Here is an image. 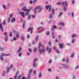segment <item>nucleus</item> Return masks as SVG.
Segmentation results:
<instances>
[{"instance_id": "nucleus-1", "label": "nucleus", "mask_w": 79, "mask_h": 79, "mask_svg": "<svg viewBox=\"0 0 79 79\" xmlns=\"http://www.w3.org/2000/svg\"><path fill=\"white\" fill-rule=\"evenodd\" d=\"M39 49L40 48H42V49H40L39 52L41 54L42 53H44V52H45V49H44V46L43 44H41V43H39Z\"/></svg>"}, {"instance_id": "nucleus-2", "label": "nucleus", "mask_w": 79, "mask_h": 79, "mask_svg": "<svg viewBox=\"0 0 79 79\" xmlns=\"http://www.w3.org/2000/svg\"><path fill=\"white\" fill-rule=\"evenodd\" d=\"M42 10V8L40 6H37L34 9V12L35 13H36V11H37L38 13H40Z\"/></svg>"}, {"instance_id": "nucleus-3", "label": "nucleus", "mask_w": 79, "mask_h": 79, "mask_svg": "<svg viewBox=\"0 0 79 79\" xmlns=\"http://www.w3.org/2000/svg\"><path fill=\"white\" fill-rule=\"evenodd\" d=\"M10 55V54H4L3 53H1V57H0V59L1 60V61H3V56H9Z\"/></svg>"}, {"instance_id": "nucleus-4", "label": "nucleus", "mask_w": 79, "mask_h": 79, "mask_svg": "<svg viewBox=\"0 0 79 79\" xmlns=\"http://www.w3.org/2000/svg\"><path fill=\"white\" fill-rule=\"evenodd\" d=\"M32 69H30L29 71L28 75V79H29V78H30V77H31V73H32Z\"/></svg>"}, {"instance_id": "nucleus-5", "label": "nucleus", "mask_w": 79, "mask_h": 79, "mask_svg": "<svg viewBox=\"0 0 79 79\" xmlns=\"http://www.w3.org/2000/svg\"><path fill=\"white\" fill-rule=\"evenodd\" d=\"M42 29L41 31H39V32H42L45 30V28H43V27H40L39 28H38L37 29V30H39V29Z\"/></svg>"}, {"instance_id": "nucleus-6", "label": "nucleus", "mask_w": 79, "mask_h": 79, "mask_svg": "<svg viewBox=\"0 0 79 79\" xmlns=\"http://www.w3.org/2000/svg\"><path fill=\"white\" fill-rule=\"evenodd\" d=\"M49 8V11H50V10H51V6H50V5H48V6H46V8L47 10H48V9Z\"/></svg>"}, {"instance_id": "nucleus-7", "label": "nucleus", "mask_w": 79, "mask_h": 79, "mask_svg": "<svg viewBox=\"0 0 79 79\" xmlns=\"http://www.w3.org/2000/svg\"><path fill=\"white\" fill-rule=\"evenodd\" d=\"M22 10H23V11H30L29 10H28V9H26V7L24 6L22 8Z\"/></svg>"}, {"instance_id": "nucleus-8", "label": "nucleus", "mask_w": 79, "mask_h": 79, "mask_svg": "<svg viewBox=\"0 0 79 79\" xmlns=\"http://www.w3.org/2000/svg\"><path fill=\"white\" fill-rule=\"evenodd\" d=\"M37 60V59L35 58L33 60V66L34 67H35L36 66V64H35V62Z\"/></svg>"}, {"instance_id": "nucleus-9", "label": "nucleus", "mask_w": 79, "mask_h": 79, "mask_svg": "<svg viewBox=\"0 0 79 79\" xmlns=\"http://www.w3.org/2000/svg\"><path fill=\"white\" fill-rule=\"evenodd\" d=\"M33 28L32 27H30L27 30V32H29V31H30V33L31 34L32 32Z\"/></svg>"}, {"instance_id": "nucleus-10", "label": "nucleus", "mask_w": 79, "mask_h": 79, "mask_svg": "<svg viewBox=\"0 0 79 79\" xmlns=\"http://www.w3.org/2000/svg\"><path fill=\"white\" fill-rule=\"evenodd\" d=\"M46 50L47 52H48V53H50L51 51V48H49L48 47H47L46 48Z\"/></svg>"}, {"instance_id": "nucleus-11", "label": "nucleus", "mask_w": 79, "mask_h": 79, "mask_svg": "<svg viewBox=\"0 0 79 79\" xmlns=\"http://www.w3.org/2000/svg\"><path fill=\"white\" fill-rule=\"evenodd\" d=\"M12 16H13V14H10V18H9L7 20V22H9L10 21V18H11L12 17Z\"/></svg>"}, {"instance_id": "nucleus-12", "label": "nucleus", "mask_w": 79, "mask_h": 79, "mask_svg": "<svg viewBox=\"0 0 79 79\" xmlns=\"http://www.w3.org/2000/svg\"><path fill=\"white\" fill-rule=\"evenodd\" d=\"M20 14L23 17V18H24V13L23 12H20Z\"/></svg>"}, {"instance_id": "nucleus-13", "label": "nucleus", "mask_w": 79, "mask_h": 79, "mask_svg": "<svg viewBox=\"0 0 79 79\" xmlns=\"http://www.w3.org/2000/svg\"><path fill=\"white\" fill-rule=\"evenodd\" d=\"M18 74V71L16 72V73L14 77V79H16Z\"/></svg>"}, {"instance_id": "nucleus-14", "label": "nucleus", "mask_w": 79, "mask_h": 79, "mask_svg": "<svg viewBox=\"0 0 79 79\" xmlns=\"http://www.w3.org/2000/svg\"><path fill=\"white\" fill-rule=\"evenodd\" d=\"M62 4L64 6H68V4H67V2H62Z\"/></svg>"}, {"instance_id": "nucleus-15", "label": "nucleus", "mask_w": 79, "mask_h": 79, "mask_svg": "<svg viewBox=\"0 0 79 79\" xmlns=\"http://www.w3.org/2000/svg\"><path fill=\"white\" fill-rule=\"evenodd\" d=\"M59 47H60V48L62 49L63 47V44H59Z\"/></svg>"}, {"instance_id": "nucleus-16", "label": "nucleus", "mask_w": 79, "mask_h": 79, "mask_svg": "<svg viewBox=\"0 0 79 79\" xmlns=\"http://www.w3.org/2000/svg\"><path fill=\"white\" fill-rule=\"evenodd\" d=\"M11 23H13V22H15V18H12L11 19Z\"/></svg>"}, {"instance_id": "nucleus-17", "label": "nucleus", "mask_w": 79, "mask_h": 79, "mask_svg": "<svg viewBox=\"0 0 79 79\" xmlns=\"http://www.w3.org/2000/svg\"><path fill=\"white\" fill-rule=\"evenodd\" d=\"M1 29V31L3 32V27H2V24H0V28Z\"/></svg>"}, {"instance_id": "nucleus-18", "label": "nucleus", "mask_w": 79, "mask_h": 79, "mask_svg": "<svg viewBox=\"0 0 79 79\" xmlns=\"http://www.w3.org/2000/svg\"><path fill=\"white\" fill-rule=\"evenodd\" d=\"M59 27H60V26H61V25H62V26H63L64 25V23H60L59 24Z\"/></svg>"}, {"instance_id": "nucleus-19", "label": "nucleus", "mask_w": 79, "mask_h": 79, "mask_svg": "<svg viewBox=\"0 0 79 79\" xmlns=\"http://www.w3.org/2000/svg\"><path fill=\"white\" fill-rule=\"evenodd\" d=\"M56 28V27L55 25L53 26V27L51 28V30L52 31L53 29H55Z\"/></svg>"}, {"instance_id": "nucleus-20", "label": "nucleus", "mask_w": 79, "mask_h": 79, "mask_svg": "<svg viewBox=\"0 0 79 79\" xmlns=\"http://www.w3.org/2000/svg\"><path fill=\"white\" fill-rule=\"evenodd\" d=\"M21 50H22L21 48H19V50H18L17 51L18 53H19V52H21Z\"/></svg>"}, {"instance_id": "nucleus-21", "label": "nucleus", "mask_w": 79, "mask_h": 79, "mask_svg": "<svg viewBox=\"0 0 79 79\" xmlns=\"http://www.w3.org/2000/svg\"><path fill=\"white\" fill-rule=\"evenodd\" d=\"M52 39H54V38H55V34H54V33H52Z\"/></svg>"}, {"instance_id": "nucleus-22", "label": "nucleus", "mask_w": 79, "mask_h": 79, "mask_svg": "<svg viewBox=\"0 0 79 79\" xmlns=\"http://www.w3.org/2000/svg\"><path fill=\"white\" fill-rule=\"evenodd\" d=\"M76 35H75L74 34H73L72 35V38H74L75 37H76Z\"/></svg>"}, {"instance_id": "nucleus-23", "label": "nucleus", "mask_w": 79, "mask_h": 79, "mask_svg": "<svg viewBox=\"0 0 79 79\" xmlns=\"http://www.w3.org/2000/svg\"><path fill=\"white\" fill-rule=\"evenodd\" d=\"M5 40L6 42V41H7V40H8V37H7V36H5Z\"/></svg>"}, {"instance_id": "nucleus-24", "label": "nucleus", "mask_w": 79, "mask_h": 79, "mask_svg": "<svg viewBox=\"0 0 79 79\" xmlns=\"http://www.w3.org/2000/svg\"><path fill=\"white\" fill-rule=\"evenodd\" d=\"M22 40H24V37L23 36H22L21 37Z\"/></svg>"}, {"instance_id": "nucleus-25", "label": "nucleus", "mask_w": 79, "mask_h": 79, "mask_svg": "<svg viewBox=\"0 0 79 79\" xmlns=\"http://www.w3.org/2000/svg\"><path fill=\"white\" fill-rule=\"evenodd\" d=\"M56 4L57 5H61V2H57Z\"/></svg>"}, {"instance_id": "nucleus-26", "label": "nucleus", "mask_w": 79, "mask_h": 79, "mask_svg": "<svg viewBox=\"0 0 79 79\" xmlns=\"http://www.w3.org/2000/svg\"><path fill=\"white\" fill-rule=\"evenodd\" d=\"M27 11V12H26L25 13V15H26V16H27V15H29V11Z\"/></svg>"}, {"instance_id": "nucleus-27", "label": "nucleus", "mask_w": 79, "mask_h": 79, "mask_svg": "<svg viewBox=\"0 0 79 79\" xmlns=\"http://www.w3.org/2000/svg\"><path fill=\"white\" fill-rule=\"evenodd\" d=\"M16 37H17V38H18V37H19V35H18V33H17L16 34Z\"/></svg>"}, {"instance_id": "nucleus-28", "label": "nucleus", "mask_w": 79, "mask_h": 79, "mask_svg": "<svg viewBox=\"0 0 79 79\" xmlns=\"http://www.w3.org/2000/svg\"><path fill=\"white\" fill-rule=\"evenodd\" d=\"M31 15H29L28 17V19H31Z\"/></svg>"}, {"instance_id": "nucleus-29", "label": "nucleus", "mask_w": 79, "mask_h": 79, "mask_svg": "<svg viewBox=\"0 0 79 79\" xmlns=\"http://www.w3.org/2000/svg\"><path fill=\"white\" fill-rule=\"evenodd\" d=\"M9 71H10V68H8L7 69V70L6 71V73H9Z\"/></svg>"}, {"instance_id": "nucleus-30", "label": "nucleus", "mask_w": 79, "mask_h": 79, "mask_svg": "<svg viewBox=\"0 0 79 79\" xmlns=\"http://www.w3.org/2000/svg\"><path fill=\"white\" fill-rule=\"evenodd\" d=\"M4 50L3 48H2L1 47V46H0V51H1V50H2V51Z\"/></svg>"}, {"instance_id": "nucleus-31", "label": "nucleus", "mask_w": 79, "mask_h": 79, "mask_svg": "<svg viewBox=\"0 0 79 79\" xmlns=\"http://www.w3.org/2000/svg\"><path fill=\"white\" fill-rule=\"evenodd\" d=\"M46 34H47V35H49V31H47L46 32Z\"/></svg>"}, {"instance_id": "nucleus-32", "label": "nucleus", "mask_w": 79, "mask_h": 79, "mask_svg": "<svg viewBox=\"0 0 79 79\" xmlns=\"http://www.w3.org/2000/svg\"><path fill=\"white\" fill-rule=\"evenodd\" d=\"M5 71H3L2 74V76H5Z\"/></svg>"}, {"instance_id": "nucleus-33", "label": "nucleus", "mask_w": 79, "mask_h": 79, "mask_svg": "<svg viewBox=\"0 0 79 79\" xmlns=\"http://www.w3.org/2000/svg\"><path fill=\"white\" fill-rule=\"evenodd\" d=\"M54 9H52V14H54Z\"/></svg>"}, {"instance_id": "nucleus-34", "label": "nucleus", "mask_w": 79, "mask_h": 79, "mask_svg": "<svg viewBox=\"0 0 79 79\" xmlns=\"http://www.w3.org/2000/svg\"><path fill=\"white\" fill-rule=\"evenodd\" d=\"M4 35L6 36V35H7V33L6 32H5L4 33Z\"/></svg>"}, {"instance_id": "nucleus-35", "label": "nucleus", "mask_w": 79, "mask_h": 79, "mask_svg": "<svg viewBox=\"0 0 79 79\" xmlns=\"http://www.w3.org/2000/svg\"><path fill=\"white\" fill-rule=\"evenodd\" d=\"M35 40H36V41L37 40H38V36H37L35 38Z\"/></svg>"}, {"instance_id": "nucleus-36", "label": "nucleus", "mask_w": 79, "mask_h": 79, "mask_svg": "<svg viewBox=\"0 0 79 79\" xmlns=\"http://www.w3.org/2000/svg\"><path fill=\"white\" fill-rule=\"evenodd\" d=\"M25 24V22L24 21L23 22V27H24V24Z\"/></svg>"}, {"instance_id": "nucleus-37", "label": "nucleus", "mask_w": 79, "mask_h": 79, "mask_svg": "<svg viewBox=\"0 0 79 79\" xmlns=\"http://www.w3.org/2000/svg\"><path fill=\"white\" fill-rule=\"evenodd\" d=\"M2 6L3 8H4V10H5V9H6L5 6L4 5H3Z\"/></svg>"}, {"instance_id": "nucleus-38", "label": "nucleus", "mask_w": 79, "mask_h": 79, "mask_svg": "<svg viewBox=\"0 0 79 79\" xmlns=\"http://www.w3.org/2000/svg\"><path fill=\"white\" fill-rule=\"evenodd\" d=\"M41 73H40L39 74V78H40V77H41Z\"/></svg>"}, {"instance_id": "nucleus-39", "label": "nucleus", "mask_w": 79, "mask_h": 79, "mask_svg": "<svg viewBox=\"0 0 79 79\" xmlns=\"http://www.w3.org/2000/svg\"><path fill=\"white\" fill-rule=\"evenodd\" d=\"M3 25H5V20H4L3 22Z\"/></svg>"}, {"instance_id": "nucleus-40", "label": "nucleus", "mask_w": 79, "mask_h": 79, "mask_svg": "<svg viewBox=\"0 0 79 79\" xmlns=\"http://www.w3.org/2000/svg\"><path fill=\"white\" fill-rule=\"evenodd\" d=\"M63 10H64V11H66V7L64 6V7Z\"/></svg>"}, {"instance_id": "nucleus-41", "label": "nucleus", "mask_w": 79, "mask_h": 79, "mask_svg": "<svg viewBox=\"0 0 79 79\" xmlns=\"http://www.w3.org/2000/svg\"><path fill=\"white\" fill-rule=\"evenodd\" d=\"M29 51L30 52V53H31L32 52V51H31V48H29L28 49Z\"/></svg>"}, {"instance_id": "nucleus-42", "label": "nucleus", "mask_w": 79, "mask_h": 79, "mask_svg": "<svg viewBox=\"0 0 79 79\" xmlns=\"http://www.w3.org/2000/svg\"><path fill=\"white\" fill-rule=\"evenodd\" d=\"M36 48H35L34 49V53H35V52H36Z\"/></svg>"}, {"instance_id": "nucleus-43", "label": "nucleus", "mask_w": 79, "mask_h": 79, "mask_svg": "<svg viewBox=\"0 0 79 79\" xmlns=\"http://www.w3.org/2000/svg\"><path fill=\"white\" fill-rule=\"evenodd\" d=\"M61 15H62V13H60V15H59L58 16V17L60 16Z\"/></svg>"}, {"instance_id": "nucleus-44", "label": "nucleus", "mask_w": 79, "mask_h": 79, "mask_svg": "<svg viewBox=\"0 0 79 79\" xmlns=\"http://www.w3.org/2000/svg\"><path fill=\"white\" fill-rule=\"evenodd\" d=\"M35 74V70H34L33 71V75Z\"/></svg>"}, {"instance_id": "nucleus-45", "label": "nucleus", "mask_w": 79, "mask_h": 79, "mask_svg": "<svg viewBox=\"0 0 79 79\" xmlns=\"http://www.w3.org/2000/svg\"><path fill=\"white\" fill-rule=\"evenodd\" d=\"M62 66L64 67H66V64H62Z\"/></svg>"}, {"instance_id": "nucleus-46", "label": "nucleus", "mask_w": 79, "mask_h": 79, "mask_svg": "<svg viewBox=\"0 0 79 79\" xmlns=\"http://www.w3.org/2000/svg\"><path fill=\"white\" fill-rule=\"evenodd\" d=\"M52 17V15H49V18H51Z\"/></svg>"}, {"instance_id": "nucleus-47", "label": "nucleus", "mask_w": 79, "mask_h": 79, "mask_svg": "<svg viewBox=\"0 0 79 79\" xmlns=\"http://www.w3.org/2000/svg\"><path fill=\"white\" fill-rule=\"evenodd\" d=\"M62 61H63V62H64L65 61V60H64V59L63 58L62 60Z\"/></svg>"}, {"instance_id": "nucleus-48", "label": "nucleus", "mask_w": 79, "mask_h": 79, "mask_svg": "<svg viewBox=\"0 0 79 79\" xmlns=\"http://www.w3.org/2000/svg\"><path fill=\"white\" fill-rule=\"evenodd\" d=\"M11 68H13V65L11 64L10 66V69H11Z\"/></svg>"}, {"instance_id": "nucleus-49", "label": "nucleus", "mask_w": 79, "mask_h": 79, "mask_svg": "<svg viewBox=\"0 0 79 79\" xmlns=\"http://www.w3.org/2000/svg\"><path fill=\"white\" fill-rule=\"evenodd\" d=\"M56 53H59V51L57 49H56Z\"/></svg>"}, {"instance_id": "nucleus-50", "label": "nucleus", "mask_w": 79, "mask_h": 79, "mask_svg": "<svg viewBox=\"0 0 79 79\" xmlns=\"http://www.w3.org/2000/svg\"><path fill=\"white\" fill-rule=\"evenodd\" d=\"M73 55H74V54H72V55H71V58H73Z\"/></svg>"}, {"instance_id": "nucleus-51", "label": "nucleus", "mask_w": 79, "mask_h": 79, "mask_svg": "<svg viewBox=\"0 0 79 79\" xmlns=\"http://www.w3.org/2000/svg\"><path fill=\"white\" fill-rule=\"evenodd\" d=\"M74 40L72 39V43H74Z\"/></svg>"}, {"instance_id": "nucleus-52", "label": "nucleus", "mask_w": 79, "mask_h": 79, "mask_svg": "<svg viewBox=\"0 0 79 79\" xmlns=\"http://www.w3.org/2000/svg\"><path fill=\"white\" fill-rule=\"evenodd\" d=\"M48 44L49 46H50V45L51 44V43L50 42V41L48 42Z\"/></svg>"}, {"instance_id": "nucleus-53", "label": "nucleus", "mask_w": 79, "mask_h": 79, "mask_svg": "<svg viewBox=\"0 0 79 79\" xmlns=\"http://www.w3.org/2000/svg\"><path fill=\"white\" fill-rule=\"evenodd\" d=\"M11 35H12L11 32H10V34H9L10 36V37H11Z\"/></svg>"}, {"instance_id": "nucleus-54", "label": "nucleus", "mask_w": 79, "mask_h": 79, "mask_svg": "<svg viewBox=\"0 0 79 79\" xmlns=\"http://www.w3.org/2000/svg\"><path fill=\"white\" fill-rule=\"evenodd\" d=\"M13 40H16V38L15 37H14Z\"/></svg>"}, {"instance_id": "nucleus-55", "label": "nucleus", "mask_w": 79, "mask_h": 79, "mask_svg": "<svg viewBox=\"0 0 79 79\" xmlns=\"http://www.w3.org/2000/svg\"><path fill=\"white\" fill-rule=\"evenodd\" d=\"M21 77V76L19 75L18 77V79H20V78Z\"/></svg>"}, {"instance_id": "nucleus-56", "label": "nucleus", "mask_w": 79, "mask_h": 79, "mask_svg": "<svg viewBox=\"0 0 79 79\" xmlns=\"http://www.w3.org/2000/svg\"><path fill=\"white\" fill-rule=\"evenodd\" d=\"M21 53H20L19 54V56H21Z\"/></svg>"}, {"instance_id": "nucleus-57", "label": "nucleus", "mask_w": 79, "mask_h": 79, "mask_svg": "<svg viewBox=\"0 0 79 79\" xmlns=\"http://www.w3.org/2000/svg\"><path fill=\"white\" fill-rule=\"evenodd\" d=\"M49 63H52V60H50L48 61Z\"/></svg>"}, {"instance_id": "nucleus-58", "label": "nucleus", "mask_w": 79, "mask_h": 79, "mask_svg": "<svg viewBox=\"0 0 79 79\" xmlns=\"http://www.w3.org/2000/svg\"><path fill=\"white\" fill-rule=\"evenodd\" d=\"M79 68V66H77V67H76L75 68V69H77V68Z\"/></svg>"}, {"instance_id": "nucleus-59", "label": "nucleus", "mask_w": 79, "mask_h": 79, "mask_svg": "<svg viewBox=\"0 0 79 79\" xmlns=\"http://www.w3.org/2000/svg\"><path fill=\"white\" fill-rule=\"evenodd\" d=\"M74 3V1H73L72 2V4H73Z\"/></svg>"}, {"instance_id": "nucleus-60", "label": "nucleus", "mask_w": 79, "mask_h": 79, "mask_svg": "<svg viewBox=\"0 0 79 79\" xmlns=\"http://www.w3.org/2000/svg\"><path fill=\"white\" fill-rule=\"evenodd\" d=\"M72 15L73 17L74 16V14H73V12L72 13Z\"/></svg>"}, {"instance_id": "nucleus-61", "label": "nucleus", "mask_w": 79, "mask_h": 79, "mask_svg": "<svg viewBox=\"0 0 79 79\" xmlns=\"http://www.w3.org/2000/svg\"><path fill=\"white\" fill-rule=\"evenodd\" d=\"M32 18H35V15H32Z\"/></svg>"}, {"instance_id": "nucleus-62", "label": "nucleus", "mask_w": 79, "mask_h": 79, "mask_svg": "<svg viewBox=\"0 0 79 79\" xmlns=\"http://www.w3.org/2000/svg\"><path fill=\"white\" fill-rule=\"evenodd\" d=\"M32 1H30V4H32Z\"/></svg>"}, {"instance_id": "nucleus-63", "label": "nucleus", "mask_w": 79, "mask_h": 79, "mask_svg": "<svg viewBox=\"0 0 79 79\" xmlns=\"http://www.w3.org/2000/svg\"><path fill=\"white\" fill-rule=\"evenodd\" d=\"M30 10H31V9H32V7L31 6L30 7H29Z\"/></svg>"}, {"instance_id": "nucleus-64", "label": "nucleus", "mask_w": 79, "mask_h": 79, "mask_svg": "<svg viewBox=\"0 0 79 79\" xmlns=\"http://www.w3.org/2000/svg\"><path fill=\"white\" fill-rule=\"evenodd\" d=\"M56 79H58V77H56Z\"/></svg>"}]
</instances>
